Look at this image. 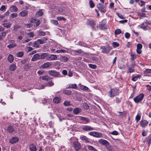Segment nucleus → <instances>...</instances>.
Returning a JSON list of instances; mask_svg holds the SVG:
<instances>
[{
  "label": "nucleus",
  "instance_id": "62",
  "mask_svg": "<svg viewBox=\"0 0 151 151\" xmlns=\"http://www.w3.org/2000/svg\"><path fill=\"white\" fill-rule=\"evenodd\" d=\"M33 49L31 47H27V52H28L30 51H31L33 50Z\"/></svg>",
  "mask_w": 151,
  "mask_h": 151
},
{
  "label": "nucleus",
  "instance_id": "61",
  "mask_svg": "<svg viewBox=\"0 0 151 151\" xmlns=\"http://www.w3.org/2000/svg\"><path fill=\"white\" fill-rule=\"evenodd\" d=\"M71 54L73 55H78V54L76 53V50H72L71 51Z\"/></svg>",
  "mask_w": 151,
  "mask_h": 151
},
{
  "label": "nucleus",
  "instance_id": "39",
  "mask_svg": "<svg viewBox=\"0 0 151 151\" xmlns=\"http://www.w3.org/2000/svg\"><path fill=\"white\" fill-rule=\"evenodd\" d=\"M24 54L23 52H20L17 54V56L18 57H22L23 56Z\"/></svg>",
  "mask_w": 151,
  "mask_h": 151
},
{
  "label": "nucleus",
  "instance_id": "32",
  "mask_svg": "<svg viewBox=\"0 0 151 151\" xmlns=\"http://www.w3.org/2000/svg\"><path fill=\"white\" fill-rule=\"evenodd\" d=\"M42 80H45L46 81H50L51 79V78L47 75L42 76Z\"/></svg>",
  "mask_w": 151,
  "mask_h": 151
},
{
  "label": "nucleus",
  "instance_id": "7",
  "mask_svg": "<svg viewBox=\"0 0 151 151\" xmlns=\"http://www.w3.org/2000/svg\"><path fill=\"white\" fill-rule=\"evenodd\" d=\"M9 45L7 46V47L9 49H11L16 47L17 45L14 41L12 40H10L9 41Z\"/></svg>",
  "mask_w": 151,
  "mask_h": 151
},
{
  "label": "nucleus",
  "instance_id": "14",
  "mask_svg": "<svg viewBox=\"0 0 151 151\" xmlns=\"http://www.w3.org/2000/svg\"><path fill=\"white\" fill-rule=\"evenodd\" d=\"M52 62H47L44 63L41 65V67L43 69L50 67L52 65Z\"/></svg>",
  "mask_w": 151,
  "mask_h": 151
},
{
  "label": "nucleus",
  "instance_id": "52",
  "mask_svg": "<svg viewBox=\"0 0 151 151\" xmlns=\"http://www.w3.org/2000/svg\"><path fill=\"white\" fill-rule=\"evenodd\" d=\"M121 31L119 29H117L115 30V34L116 35H118L121 33Z\"/></svg>",
  "mask_w": 151,
  "mask_h": 151
},
{
  "label": "nucleus",
  "instance_id": "50",
  "mask_svg": "<svg viewBox=\"0 0 151 151\" xmlns=\"http://www.w3.org/2000/svg\"><path fill=\"white\" fill-rule=\"evenodd\" d=\"M64 93L68 95H71V91L70 90H66L64 91Z\"/></svg>",
  "mask_w": 151,
  "mask_h": 151
},
{
  "label": "nucleus",
  "instance_id": "57",
  "mask_svg": "<svg viewBox=\"0 0 151 151\" xmlns=\"http://www.w3.org/2000/svg\"><path fill=\"white\" fill-rule=\"evenodd\" d=\"M88 66L89 67L92 69H95L96 67V66L95 65L91 64H89Z\"/></svg>",
  "mask_w": 151,
  "mask_h": 151
},
{
  "label": "nucleus",
  "instance_id": "18",
  "mask_svg": "<svg viewBox=\"0 0 151 151\" xmlns=\"http://www.w3.org/2000/svg\"><path fill=\"white\" fill-rule=\"evenodd\" d=\"M73 145L76 150L78 151L80 148V144L78 142H73Z\"/></svg>",
  "mask_w": 151,
  "mask_h": 151
},
{
  "label": "nucleus",
  "instance_id": "47",
  "mask_svg": "<svg viewBox=\"0 0 151 151\" xmlns=\"http://www.w3.org/2000/svg\"><path fill=\"white\" fill-rule=\"evenodd\" d=\"M145 74L151 73V69H146L144 71Z\"/></svg>",
  "mask_w": 151,
  "mask_h": 151
},
{
  "label": "nucleus",
  "instance_id": "38",
  "mask_svg": "<svg viewBox=\"0 0 151 151\" xmlns=\"http://www.w3.org/2000/svg\"><path fill=\"white\" fill-rule=\"evenodd\" d=\"M38 34L40 36H44L46 35V33L44 32L39 30L38 31Z\"/></svg>",
  "mask_w": 151,
  "mask_h": 151
},
{
  "label": "nucleus",
  "instance_id": "34",
  "mask_svg": "<svg viewBox=\"0 0 151 151\" xmlns=\"http://www.w3.org/2000/svg\"><path fill=\"white\" fill-rule=\"evenodd\" d=\"M2 24L4 27L9 28L11 27L12 24L8 22L3 23Z\"/></svg>",
  "mask_w": 151,
  "mask_h": 151
},
{
  "label": "nucleus",
  "instance_id": "43",
  "mask_svg": "<svg viewBox=\"0 0 151 151\" xmlns=\"http://www.w3.org/2000/svg\"><path fill=\"white\" fill-rule=\"evenodd\" d=\"M137 56L134 54H132L131 55L130 60L133 61L136 58Z\"/></svg>",
  "mask_w": 151,
  "mask_h": 151
},
{
  "label": "nucleus",
  "instance_id": "12",
  "mask_svg": "<svg viewBox=\"0 0 151 151\" xmlns=\"http://www.w3.org/2000/svg\"><path fill=\"white\" fill-rule=\"evenodd\" d=\"M19 139L17 137H14L9 140V142L12 144L16 143L18 142Z\"/></svg>",
  "mask_w": 151,
  "mask_h": 151
},
{
  "label": "nucleus",
  "instance_id": "51",
  "mask_svg": "<svg viewBox=\"0 0 151 151\" xmlns=\"http://www.w3.org/2000/svg\"><path fill=\"white\" fill-rule=\"evenodd\" d=\"M89 4L91 8H93L94 6V4L92 0H91L90 1Z\"/></svg>",
  "mask_w": 151,
  "mask_h": 151
},
{
  "label": "nucleus",
  "instance_id": "13",
  "mask_svg": "<svg viewBox=\"0 0 151 151\" xmlns=\"http://www.w3.org/2000/svg\"><path fill=\"white\" fill-rule=\"evenodd\" d=\"M40 59V55L38 53H37L33 55L31 60L32 61H35Z\"/></svg>",
  "mask_w": 151,
  "mask_h": 151
},
{
  "label": "nucleus",
  "instance_id": "48",
  "mask_svg": "<svg viewBox=\"0 0 151 151\" xmlns=\"http://www.w3.org/2000/svg\"><path fill=\"white\" fill-rule=\"evenodd\" d=\"M83 107L84 109L87 110L89 109V106L86 103H84L83 104Z\"/></svg>",
  "mask_w": 151,
  "mask_h": 151
},
{
  "label": "nucleus",
  "instance_id": "40",
  "mask_svg": "<svg viewBox=\"0 0 151 151\" xmlns=\"http://www.w3.org/2000/svg\"><path fill=\"white\" fill-rule=\"evenodd\" d=\"M88 150L93 151H97V150L91 146L88 145Z\"/></svg>",
  "mask_w": 151,
  "mask_h": 151
},
{
  "label": "nucleus",
  "instance_id": "64",
  "mask_svg": "<svg viewBox=\"0 0 151 151\" xmlns=\"http://www.w3.org/2000/svg\"><path fill=\"white\" fill-rule=\"evenodd\" d=\"M31 39L29 38L25 40H23L22 41V43H25L26 42H28L31 40Z\"/></svg>",
  "mask_w": 151,
  "mask_h": 151
},
{
  "label": "nucleus",
  "instance_id": "4",
  "mask_svg": "<svg viewBox=\"0 0 151 151\" xmlns=\"http://www.w3.org/2000/svg\"><path fill=\"white\" fill-rule=\"evenodd\" d=\"M57 57L55 55H50L47 54V60L48 61L55 60H57Z\"/></svg>",
  "mask_w": 151,
  "mask_h": 151
},
{
  "label": "nucleus",
  "instance_id": "1",
  "mask_svg": "<svg viewBox=\"0 0 151 151\" xmlns=\"http://www.w3.org/2000/svg\"><path fill=\"white\" fill-rule=\"evenodd\" d=\"M144 96V95L143 94L141 93L134 98V100L135 103H138L142 101Z\"/></svg>",
  "mask_w": 151,
  "mask_h": 151
},
{
  "label": "nucleus",
  "instance_id": "11",
  "mask_svg": "<svg viewBox=\"0 0 151 151\" xmlns=\"http://www.w3.org/2000/svg\"><path fill=\"white\" fill-rule=\"evenodd\" d=\"M99 28L101 29L104 30L107 28V25L103 21H102L100 24Z\"/></svg>",
  "mask_w": 151,
  "mask_h": 151
},
{
  "label": "nucleus",
  "instance_id": "28",
  "mask_svg": "<svg viewBox=\"0 0 151 151\" xmlns=\"http://www.w3.org/2000/svg\"><path fill=\"white\" fill-rule=\"evenodd\" d=\"M14 58L13 56L9 54L8 58V61L10 63H12L14 60Z\"/></svg>",
  "mask_w": 151,
  "mask_h": 151
},
{
  "label": "nucleus",
  "instance_id": "19",
  "mask_svg": "<svg viewBox=\"0 0 151 151\" xmlns=\"http://www.w3.org/2000/svg\"><path fill=\"white\" fill-rule=\"evenodd\" d=\"M81 111L82 110L81 108L76 107L73 110V112L75 115H77L80 113Z\"/></svg>",
  "mask_w": 151,
  "mask_h": 151
},
{
  "label": "nucleus",
  "instance_id": "53",
  "mask_svg": "<svg viewBox=\"0 0 151 151\" xmlns=\"http://www.w3.org/2000/svg\"><path fill=\"white\" fill-rule=\"evenodd\" d=\"M63 104L66 106H70L71 104L70 101H65L63 103Z\"/></svg>",
  "mask_w": 151,
  "mask_h": 151
},
{
  "label": "nucleus",
  "instance_id": "25",
  "mask_svg": "<svg viewBox=\"0 0 151 151\" xmlns=\"http://www.w3.org/2000/svg\"><path fill=\"white\" fill-rule=\"evenodd\" d=\"M10 9L11 12H17L18 10V9L15 6L12 5L10 6Z\"/></svg>",
  "mask_w": 151,
  "mask_h": 151
},
{
  "label": "nucleus",
  "instance_id": "56",
  "mask_svg": "<svg viewBox=\"0 0 151 151\" xmlns=\"http://www.w3.org/2000/svg\"><path fill=\"white\" fill-rule=\"evenodd\" d=\"M106 147L109 151H112V148L111 146L109 145V144L106 146Z\"/></svg>",
  "mask_w": 151,
  "mask_h": 151
},
{
  "label": "nucleus",
  "instance_id": "36",
  "mask_svg": "<svg viewBox=\"0 0 151 151\" xmlns=\"http://www.w3.org/2000/svg\"><path fill=\"white\" fill-rule=\"evenodd\" d=\"M117 112L119 114V116L122 117L125 116L126 114V112L125 111H123L122 112L118 111Z\"/></svg>",
  "mask_w": 151,
  "mask_h": 151
},
{
  "label": "nucleus",
  "instance_id": "55",
  "mask_svg": "<svg viewBox=\"0 0 151 151\" xmlns=\"http://www.w3.org/2000/svg\"><path fill=\"white\" fill-rule=\"evenodd\" d=\"M140 28L145 30H149V28H150L149 27L146 26H141L140 27Z\"/></svg>",
  "mask_w": 151,
  "mask_h": 151
},
{
  "label": "nucleus",
  "instance_id": "31",
  "mask_svg": "<svg viewBox=\"0 0 151 151\" xmlns=\"http://www.w3.org/2000/svg\"><path fill=\"white\" fill-rule=\"evenodd\" d=\"M60 60L62 62H66L68 60V58L66 56H60Z\"/></svg>",
  "mask_w": 151,
  "mask_h": 151
},
{
  "label": "nucleus",
  "instance_id": "63",
  "mask_svg": "<svg viewBox=\"0 0 151 151\" xmlns=\"http://www.w3.org/2000/svg\"><path fill=\"white\" fill-rule=\"evenodd\" d=\"M57 19L59 21L61 20L65 21L66 20V19L65 18L61 17H58L57 18Z\"/></svg>",
  "mask_w": 151,
  "mask_h": 151
},
{
  "label": "nucleus",
  "instance_id": "60",
  "mask_svg": "<svg viewBox=\"0 0 151 151\" xmlns=\"http://www.w3.org/2000/svg\"><path fill=\"white\" fill-rule=\"evenodd\" d=\"M51 22L54 25H57L58 24V22L57 21L54 20H52Z\"/></svg>",
  "mask_w": 151,
  "mask_h": 151
},
{
  "label": "nucleus",
  "instance_id": "45",
  "mask_svg": "<svg viewBox=\"0 0 151 151\" xmlns=\"http://www.w3.org/2000/svg\"><path fill=\"white\" fill-rule=\"evenodd\" d=\"M10 16L12 19H13L17 16V13H12L10 14Z\"/></svg>",
  "mask_w": 151,
  "mask_h": 151
},
{
  "label": "nucleus",
  "instance_id": "2",
  "mask_svg": "<svg viewBox=\"0 0 151 151\" xmlns=\"http://www.w3.org/2000/svg\"><path fill=\"white\" fill-rule=\"evenodd\" d=\"M119 93V91L117 89L114 88L111 90L109 94L110 97H112L118 95Z\"/></svg>",
  "mask_w": 151,
  "mask_h": 151
},
{
  "label": "nucleus",
  "instance_id": "24",
  "mask_svg": "<svg viewBox=\"0 0 151 151\" xmlns=\"http://www.w3.org/2000/svg\"><path fill=\"white\" fill-rule=\"evenodd\" d=\"M28 14V11L26 10H24L19 13V15L21 17H24Z\"/></svg>",
  "mask_w": 151,
  "mask_h": 151
},
{
  "label": "nucleus",
  "instance_id": "8",
  "mask_svg": "<svg viewBox=\"0 0 151 151\" xmlns=\"http://www.w3.org/2000/svg\"><path fill=\"white\" fill-rule=\"evenodd\" d=\"M89 134L96 137H100L102 136V134L101 133L95 132H90L89 133Z\"/></svg>",
  "mask_w": 151,
  "mask_h": 151
},
{
  "label": "nucleus",
  "instance_id": "59",
  "mask_svg": "<svg viewBox=\"0 0 151 151\" xmlns=\"http://www.w3.org/2000/svg\"><path fill=\"white\" fill-rule=\"evenodd\" d=\"M112 45H113V46L115 47H118L119 45V43H118L117 42H113L112 43Z\"/></svg>",
  "mask_w": 151,
  "mask_h": 151
},
{
  "label": "nucleus",
  "instance_id": "42",
  "mask_svg": "<svg viewBox=\"0 0 151 151\" xmlns=\"http://www.w3.org/2000/svg\"><path fill=\"white\" fill-rule=\"evenodd\" d=\"M39 43L38 42L37 40V41L33 43V46L36 48L38 47L39 46Z\"/></svg>",
  "mask_w": 151,
  "mask_h": 151
},
{
  "label": "nucleus",
  "instance_id": "21",
  "mask_svg": "<svg viewBox=\"0 0 151 151\" xmlns=\"http://www.w3.org/2000/svg\"><path fill=\"white\" fill-rule=\"evenodd\" d=\"M99 142L103 145H105L106 146L108 144H109V142L103 139L99 140Z\"/></svg>",
  "mask_w": 151,
  "mask_h": 151
},
{
  "label": "nucleus",
  "instance_id": "58",
  "mask_svg": "<svg viewBox=\"0 0 151 151\" xmlns=\"http://www.w3.org/2000/svg\"><path fill=\"white\" fill-rule=\"evenodd\" d=\"M66 51L65 50H58L56 51V52H57L58 53H61V52H66Z\"/></svg>",
  "mask_w": 151,
  "mask_h": 151
},
{
  "label": "nucleus",
  "instance_id": "54",
  "mask_svg": "<svg viewBox=\"0 0 151 151\" xmlns=\"http://www.w3.org/2000/svg\"><path fill=\"white\" fill-rule=\"evenodd\" d=\"M45 84L46 86H52L54 85V83L52 82L51 81L48 83H46Z\"/></svg>",
  "mask_w": 151,
  "mask_h": 151
},
{
  "label": "nucleus",
  "instance_id": "3",
  "mask_svg": "<svg viewBox=\"0 0 151 151\" xmlns=\"http://www.w3.org/2000/svg\"><path fill=\"white\" fill-rule=\"evenodd\" d=\"M97 8L101 12L104 13L106 11V7L103 4L99 3L97 5Z\"/></svg>",
  "mask_w": 151,
  "mask_h": 151
},
{
  "label": "nucleus",
  "instance_id": "5",
  "mask_svg": "<svg viewBox=\"0 0 151 151\" xmlns=\"http://www.w3.org/2000/svg\"><path fill=\"white\" fill-rule=\"evenodd\" d=\"M86 23L87 25L90 26L92 28H94L96 25L95 22L92 19H87Z\"/></svg>",
  "mask_w": 151,
  "mask_h": 151
},
{
  "label": "nucleus",
  "instance_id": "30",
  "mask_svg": "<svg viewBox=\"0 0 151 151\" xmlns=\"http://www.w3.org/2000/svg\"><path fill=\"white\" fill-rule=\"evenodd\" d=\"M60 97H56L53 99L54 102L56 104L60 103Z\"/></svg>",
  "mask_w": 151,
  "mask_h": 151
},
{
  "label": "nucleus",
  "instance_id": "44",
  "mask_svg": "<svg viewBox=\"0 0 151 151\" xmlns=\"http://www.w3.org/2000/svg\"><path fill=\"white\" fill-rule=\"evenodd\" d=\"M134 69L133 68H132L131 67L128 68V70L127 71V73H131L134 71Z\"/></svg>",
  "mask_w": 151,
  "mask_h": 151
},
{
  "label": "nucleus",
  "instance_id": "46",
  "mask_svg": "<svg viewBox=\"0 0 151 151\" xmlns=\"http://www.w3.org/2000/svg\"><path fill=\"white\" fill-rule=\"evenodd\" d=\"M80 88L81 89L83 90L87 91L88 89V87L83 85L81 86H80Z\"/></svg>",
  "mask_w": 151,
  "mask_h": 151
},
{
  "label": "nucleus",
  "instance_id": "33",
  "mask_svg": "<svg viewBox=\"0 0 151 151\" xmlns=\"http://www.w3.org/2000/svg\"><path fill=\"white\" fill-rule=\"evenodd\" d=\"M30 65L28 63L24 66V69L26 71H27L30 68Z\"/></svg>",
  "mask_w": 151,
  "mask_h": 151
},
{
  "label": "nucleus",
  "instance_id": "9",
  "mask_svg": "<svg viewBox=\"0 0 151 151\" xmlns=\"http://www.w3.org/2000/svg\"><path fill=\"white\" fill-rule=\"evenodd\" d=\"M82 129L86 131H90L95 130L93 127L87 125H85L82 127Z\"/></svg>",
  "mask_w": 151,
  "mask_h": 151
},
{
  "label": "nucleus",
  "instance_id": "35",
  "mask_svg": "<svg viewBox=\"0 0 151 151\" xmlns=\"http://www.w3.org/2000/svg\"><path fill=\"white\" fill-rule=\"evenodd\" d=\"M43 14V13L42 10L38 11L36 14V16L37 17H39L42 16Z\"/></svg>",
  "mask_w": 151,
  "mask_h": 151
},
{
  "label": "nucleus",
  "instance_id": "41",
  "mask_svg": "<svg viewBox=\"0 0 151 151\" xmlns=\"http://www.w3.org/2000/svg\"><path fill=\"white\" fill-rule=\"evenodd\" d=\"M72 88L74 89H76L77 88V86L76 84H72L70 85L68 88Z\"/></svg>",
  "mask_w": 151,
  "mask_h": 151
},
{
  "label": "nucleus",
  "instance_id": "27",
  "mask_svg": "<svg viewBox=\"0 0 151 151\" xmlns=\"http://www.w3.org/2000/svg\"><path fill=\"white\" fill-rule=\"evenodd\" d=\"M47 53H42L41 55H40V59H43L46 58L47 59Z\"/></svg>",
  "mask_w": 151,
  "mask_h": 151
},
{
  "label": "nucleus",
  "instance_id": "17",
  "mask_svg": "<svg viewBox=\"0 0 151 151\" xmlns=\"http://www.w3.org/2000/svg\"><path fill=\"white\" fill-rule=\"evenodd\" d=\"M79 117L80 119L83 121L84 124H87L90 122V120L88 118L81 116H80Z\"/></svg>",
  "mask_w": 151,
  "mask_h": 151
},
{
  "label": "nucleus",
  "instance_id": "49",
  "mask_svg": "<svg viewBox=\"0 0 151 151\" xmlns=\"http://www.w3.org/2000/svg\"><path fill=\"white\" fill-rule=\"evenodd\" d=\"M27 35L30 37H33L34 36V32H33L27 33Z\"/></svg>",
  "mask_w": 151,
  "mask_h": 151
},
{
  "label": "nucleus",
  "instance_id": "37",
  "mask_svg": "<svg viewBox=\"0 0 151 151\" xmlns=\"http://www.w3.org/2000/svg\"><path fill=\"white\" fill-rule=\"evenodd\" d=\"M141 77V76L140 75H137L136 76H134L132 78V80L133 81H136L138 78H140Z\"/></svg>",
  "mask_w": 151,
  "mask_h": 151
},
{
  "label": "nucleus",
  "instance_id": "29",
  "mask_svg": "<svg viewBox=\"0 0 151 151\" xmlns=\"http://www.w3.org/2000/svg\"><path fill=\"white\" fill-rule=\"evenodd\" d=\"M16 65L15 64H12L9 67V69L12 71H14L16 68Z\"/></svg>",
  "mask_w": 151,
  "mask_h": 151
},
{
  "label": "nucleus",
  "instance_id": "23",
  "mask_svg": "<svg viewBox=\"0 0 151 151\" xmlns=\"http://www.w3.org/2000/svg\"><path fill=\"white\" fill-rule=\"evenodd\" d=\"M29 148L31 151H36L37 150L36 146L33 144H31L30 145Z\"/></svg>",
  "mask_w": 151,
  "mask_h": 151
},
{
  "label": "nucleus",
  "instance_id": "22",
  "mask_svg": "<svg viewBox=\"0 0 151 151\" xmlns=\"http://www.w3.org/2000/svg\"><path fill=\"white\" fill-rule=\"evenodd\" d=\"M148 123V122L146 120H142L140 122V125L142 127H145L147 125Z\"/></svg>",
  "mask_w": 151,
  "mask_h": 151
},
{
  "label": "nucleus",
  "instance_id": "20",
  "mask_svg": "<svg viewBox=\"0 0 151 151\" xmlns=\"http://www.w3.org/2000/svg\"><path fill=\"white\" fill-rule=\"evenodd\" d=\"M80 138L82 140L88 143L90 142L89 139L85 136H81Z\"/></svg>",
  "mask_w": 151,
  "mask_h": 151
},
{
  "label": "nucleus",
  "instance_id": "16",
  "mask_svg": "<svg viewBox=\"0 0 151 151\" xmlns=\"http://www.w3.org/2000/svg\"><path fill=\"white\" fill-rule=\"evenodd\" d=\"M47 37H44L42 39L37 40V41L39 44H42L45 43L46 41H47Z\"/></svg>",
  "mask_w": 151,
  "mask_h": 151
},
{
  "label": "nucleus",
  "instance_id": "10",
  "mask_svg": "<svg viewBox=\"0 0 151 151\" xmlns=\"http://www.w3.org/2000/svg\"><path fill=\"white\" fill-rule=\"evenodd\" d=\"M101 49L102 52L103 53H108L110 50V48L106 47L104 46L101 47Z\"/></svg>",
  "mask_w": 151,
  "mask_h": 151
},
{
  "label": "nucleus",
  "instance_id": "6",
  "mask_svg": "<svg viewBox=\"0 0 151 151\" xmlns=\"http://www.w3.org/2000/svg\"><path fill=\"white\" fill-rule=\"evenodd\" d=\"M49 75L51 76L57 77L59 75V72H57L55 70H50L48 71Z\"/></svg>",
  "mask_w": 151,
  "mask_h": 151
},
{
  "label": "nucleus",
  "instance_id": "15",
  "mask_svg": "<svg viewBox=\"0 0 151 151\" xmlns=\"http://www.w3.org/2000/svg\"><path fill=\"white\" fill-rule=\"evenodd\" d=\"M15 128L12 126L9 125L7 128V130L9 133H12L15 131Z\"/></svg>",
  "mask_w": 151,
  "mask_h": 151
},
{
  "label": "nucleus",
  "instance_id": "26",
  "mask_svg": "<svg viewBox=\"0 0 151 151\" xmlns=\"http://www.w3.org/2000/svg\"><path fill=\"white\" fill-rule=\"evenodd\" d=\"M8 32V31L6 30L1 33L0 35V40H2L3 38L5 37L7 33Z\"/></svg>",
  "mask_w": 151,
  "mask_h": 151
}]
</instances>
